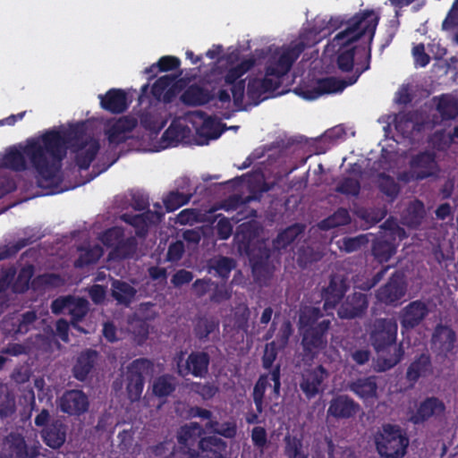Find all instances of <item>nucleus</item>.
Wrapping results in <instances>:
<instances>
[{"instance_id": "32", "label": "nucleus", "mask_w": 458, "mask_h": 458, "mask_svg": "<svg viewBox=\"0 0 458 458\" xmlns=\"http://www.w3.org/2000/svg\"><path fill=\"white\" fill-rule=\"evenodd\" d=\"M236 262L233 258L218 256L210 259L208 262V272L213 273L223 280H227Z\"/></svg>"}, {"instance_id": "4", "label": "nucleus", "mask_w": 458, "mask_h": 458, "mask_svg": "<svg viewBox=\"0 0 458 458\" xmlns=\"http://www.w3.org/2000/svg\"><path fill=\"white\" fill-rule=\"evenodd\" d=\"M398 326L395 320L391 318H379L374 323L369 335L372 346L377 352H385L393 347L394 352L388 353L378 359L380 369L377 372H384L397 365L404 354L403 344L396 345Z\"/></svg>"}, {"instance_id": "45", "label": "nucleus", "mask_w": 458, "mask_h": 458, "mask_svg": "<svg viewBox=\"0 0 458 458\" xmlns=\"http://www.w3.org/2000/svg\"><path fill=\"white\" fill-rule=\"evenodd\" d=\"M351 223V216L347 208H339L333 215L321 221L322 229H331L347 225Z\"/></svg>"}, {"instance_id": "8", "label": "nucleus", "mask_w": 458, "mask_h": 458, "mask_svg": "<svg viewBox=\"0 0 458 458\" xmlns=\"http://www.w3.org/2000/svg\"><path fill=\"white\" fill-rule=\"evenodd\" d=\"M307 47V44L301 38L283 47L282 53L277 58L268 60L267 64V75H274L276 78L286 75Z\"/></svg>"}, {"instance_id": "12", "label": "nucleus", "mask_w": 458, "mask_h": 458, "mask_svg": "<svg viewBox=\"0 0 458 458\" xmlns=\"http://www.w3.org/2000/svg\"><path fill=\"white\" fill-rule=\"evenodd\" d=\"M349 285L346 279L340 275H331L327 287L322 289L323 309L326 311L334 310L343 300Z\"/></svg>"}, {"instance_id": "14", "label": "nucleus", "mask_w": 458, "mask_h": 458, "mask_svg": "<svg viewBox=\"0 0 458 458\" xmlns=\"http://www.w3.org/2000/svg\"><path fill=\"white\" fill-rule=\"evenodd\" d=\"M368 307V295L355 292L347 295L341 302L337 310V315L342 319L361 318L366 313Z\"/></svg>"}, {"instance_id": "50", "label": "nucleus", "mask_w": 458, "mask_h": 458, "mask_svg": "<svg viewBox=\"0 0 458 458\" xmlns=\"http://www.w3.org/2000/svg\"><path fill=\"white\" fill-rule=\"evenodd\" d=\"M218 327V322L214 319L199 318L194 327V334L199 340L204 341L208 338L210 334L217 330Z\"/></svg>"}, {"instance_id": "10", "label": "nucleus", "mask_w": 458, "mask_h": 458, "mask_svg": "<svg viewBox=\"0 0 458 458\" xmlns=\"http://www.w3.org/2000/svg\"><path fill=\"white\" fill-rule=\"evenodd\" d=\"M364 51L367 55V64L365 66L360 68L358 64V67L355 68L354 72L347 77V79H338L336 77H327L320 79L318 81V92L319 95L322 94H331V93H338L342 92L346 87L352 86L360 78V76L366 71L370 68V50L369 47H366Z\"/></svg>"}, {"instance_id": "2", "label": "nucleus", "mask_w": 458, "mask_h": 458, "mask_svg": "<svg viewBox=\"0 0 458 458\" xmlns=\"http://www.w3.org/2000/svg\"><path fill=\"white\" fill-rule=\"evenodd\" d=\"M40 136L42 144L32 142L28 147V151L37 166L47 174L55 172L57 177L62 169L63 160L67 155L68 148L74 149L80 147L81 148L91 138L87 136L83 122L72 124L68 129H49Z\"/></svg>"}, {"instance_id": "62", "label": "nucleus", "mask_w": 458, "mask_h": 458, "mask_svg": "<svg viewBox=\"0 0 458 458\" xmlns=\"http://www.w3.org/2000/svg\"><path fill=\"white\" fill-rule=\"evenodd\" d=\"M140 124L144 129L154 133H158L165 125L157 116L150 113H144L140 115Z\"/></svg>"}, {"instance_id": "35", "label": "nucleus", "mask_w": 458, "mask_h": 458, "mask_svg": "<svg viewBox=\"0 0 458 458\" xmlns=\"http://www.w3.org/2000/svg\"><path fill=\"white\" fill-rule=\"evenodd\" d=\"M111 286L113 298L118 303L125 306L131 304L137 293L130 284L121 280H114Z\"/></svg>"}, {"instance_id": "43", "label": "nucleus", "mask_w": 458, "mask_h": 458, "mask_svg": "<svg viewBox=\"0 0 458 458\" xmlns=\"http://www.w3.org/2000/svg\"><path fill=\"white\" fill-rule=\"evenodd\" d=\"M378 189L391 202L398 197L401 190L394 179L385 173L378 176Z\"/></svg>"}, {"instance_id": "51", "label": "nucleus", "mask_w": 458, "mask_h": 458, "mask_svg": "<svg viewBox=\"0 0 458 458\" xmlns=\"http://www.w3.org/2000/svg\"><path fill=\"white\" fill-rule=\"evenodd\" d=\"M175 387L174 378L170 375L158 377L153 383V393L157 396L170 394Z\"/></svg>"}, {"instance_id": "22", "label": "nucleus", "mask_w": 458, "mask_h": 458, "mask_svg": "<svg viewBox=\"0 0 458 458\" xmlns=\"http://www.w3.org/2000/svg\"><path fill=\"white\" fill-rule=\"evenodd\" d=\"M242 75L235 68H230L225 77L224 81L225 86H230L233 105L239 110L242 109L244 92H245V80L241 79Z\"/></svg>"}, {"instance_id": "37", "label": "nucleus", "mask_w": 458, "mask_h": 458, "mask_svg": "<svg viewBox=\"0 0 458 458\" xmlns=\"http://www.w3.org/2000/svg\"><path fill=\"white\" fill-rule=\"evenodd\" d=\"M137 240L133 236L123 238L114 249L109 252V257L113 259H125L131 258L137 250Z\"/></svg>"}, {"instance_id": "63", "label": "nucleus", "mask_w": 458, "mask_h": 458, "mask_svg": "<svg viewBox=\"0 0 458 458\" xmlns=\"http://www.w3.org/2000/svg\"><path fill=\"white\" fill-rule=\"evenodd\" d=\"M258 82H259V78H252L249 81L247 86V96L254 105H259L264 99L262 98L263 94L267 93Z\"/></svg>"}, {"instance_id": "49", "label": "nucleus", "mask_w": 458, "mask_h": 458, "mask_svg": "<svg viewBox=\"0 0 458 458\" xmlns=\"http://www.w3.org/2000/svg\"><path fill=\"white\" fill-rule=\"evenodd\" d=\"M284 441V454L287 458H308V453L303 449L302 442L296 437L286 436Z\"/></svg>"}, {"instance_id": "31", "label": "nucleus", "mask_w": 458, "mask_h": 458, "mask_svg": "<svg viewBox=\"0 0 458 458\" xmlns=\"http://www.w3.org/2000/svg\"><path fill=\"white\" fill-rule=\"evenodd\" d=\"M305 225L293 224L280 232L273 241V248L277 250H284L291 245L301 234L304 233Z\"/></svg>"}, {"instance_id": "21", "label": "nucleus", "mask_w": 458, "mask_h": 458, "mask_svg": "<svg viewBox=\"0 0 458 458\" xmlns=\"http://www.w3.org/2000/svg\"><path fill=\"white\" fill-rule=\"evenodd\" d=\"M160 217L161 215L159 213L148 209L141 214H123L121 219L124 223L133 226L136 229V234L142 237L147 234L149 225L155 224Z\"/></svg>"}, {"instance_id": "42", "label": "nucleus", "mask_w": 458, "mask_h": 458, "mask_svg": "<svg viewBox=\"0 0 458 458\" xmlns=\"http://www.w3.org/2000/svg\"><path fill=\"white\" fill-rule=\"evenodd\" d=\"M16 411L14 395L5 385H0V418H7Z\"/></svg>"}, {"instance_id": "1", "label": "nucleus", "mask_w": 458, "mask_h": 458, "mask_svg": "<svg viewBox=\"0 0 458 458\" xmlns=\"http://www.w3.org/2000/svg\"><path fill=\"white\" fill-rule=\"evenodd\" d=\"M379 21V16L373 10L361 11L346 21V28L337 33L333 40L334 47H338L336 64L343 72L353 71L354 57L358 55L360 68L367 64V55L364 51L369 47L371 51L372 41Z\"/></svg>"}, {"instance_id": "29", "label": "nucleus", "mask_w": 458, "mask_h": 458, "mask_svg": "<svg viewBox=\"0 0 458 458\" xmlns=\"http://www.w3.org/2000/svg\"><path fill=\"white\" fill-rule=\"evenodd\" d=\"M4 451L8 453L4 458H27V445L21 435L10 433L4 439Z\"/></svg>"}, {"instance_id": "9", "label": "nucleus", "mask_w": 458, "mask_h": 458, "mask_svg": "<svg viewBox=\"0 0 458 458\" xmlns=\"http://www.w3.org/2000/svg\"><path fill=\"white\" fill-rule=\"evenodd\" d=\"M407 284L404 275L395 271L391 275L388 281L380 286L376 292L377 300L387 306H397L405 296Z\"/></svg>"}, {"instance_id": "41", "label": "nucleus", "mask_w": 458, "mask_h": 458, "mask_svg": "<svg viewBox=\"0 0 458 458\" xmlns=\"http://www.w3.org/2000/svg\"><path fill=\"white\" fill-rule=\"evenodd\" d=\"M66 431L64 426L59 422H54L45 432V440L52 448L61 446L65 441Z\"/></svg>"}, {"instance_id": "30", "label": "nucleus", "mask_w": 458, "mask_h": 458, "mask_svg": "<svg viewBox=\"0 0 458 458\" xmlns=\"http://www.w3.org/2000/svg\"><path fill=\"white\" fill-rule=\"evenodd\" d=\"M437 100V111L443 121L454 120L458 117V98L447 94H443Z\"/></svg>"}, {"instance_id": "47", "label": "nucleus", "mask_w": 458, "mask_h": 458, "mask_svg": "<svg viewBox=\"0 0 458 458\" xmlns=\"http://www.w3.org/2000/svg\"><path fill=\"white\" fill-rule=\"evenodd\" d=\"M192 197L191 193L179 192L178 191H170L163 199L167 212H173L179 208L190 202Z\"/></svg>"}, {"instance_id": "39", "label": "nucleus", "mask_w": 458, "mask_h": 458, "mask_svg": "<svg viewBox=\"0 0 458 458\" xmlns=\"http://www.w3.org/2000/svg\"><path fill=\"white\" fill-rule=\"evenodd\" d=\"M323 380V374H302L300 387L308 398H311L320 391Z\"/></svg>"}, {"instance_id": "6", "label": "nucleus", "mask_w": 458, "mask_h": 458, "mask_svg": "<svg viewBox=\"0 0 458 458\" xmlns=\"http://www.w3.org/2000/svg\"><path fill=\"white\" fill-rule=\"evenodd\" d=\"M378 454L385 458H401L405 454L409 440L398 426L383 425L374 436Z\"/></svg>"}, {"instance_id": "58", "label": "nucleus", "mask_w": 458, "mask_h": 458, "mask_svg": "<svg viewBox=\"0 0 458 458\" xmlns=\"http://www.w3.org/2000/svg\"><path fill=\"white\" fill-rule=\"evenodd\" d=\"M431 369L430 355L423 352L411 363L406 372H432Z\"/></svg>"}, {"instance_id": "18", "label": "nucleus", "mask_w": 458, "mask_h": 458, "mask_svg": "<svg viewBox=\"0 0 458 458\" xmlns=\"http://www.w3.org/2000/svg\"><path fill=\"white\" fill-rule=\"evenodd\" d=\"M185 352L181 351L174 357L177 365L176 372H182L184 368L185 372H208V368L210 362L209 354L206 352H192L189 354L188 358L184 359Z\"/></svg>"}, {"instance_id": "28", "label": "nucleus", "mask_w": 458, "mask_h": 458, "mask_svg": "<svg viewBox=\"0 0 458 458\" xmlns=\"http://www.w3.org/2000/svg\"><path fill=\"white\" fill-rule=\"evenodd\" d=\"M359 406L345 395H340L330 402L327 413L337 419H347L355 415Z\"/></svg>"}, {"instance_id": "26", "label": "nucleus", "mask_w": 458, "mask_h": 458, "mask_svg": "<svg viewBox=\"0 0 458 458\" xmlns=\"http://www.w3.org/2000/svg\"><path fill=\"white\" fill-rule=\"evenodd\" d=\"M445 411V404L437 398L431 397L420 403L417 413L411 418L414 424L423 422L430 417H439Z\"/></svg>"}, {"instance_id": "36", "label": "nucleus", "mask_w": 458, "mask_h": 458, "mask_svg": "<svg viewBox=\"0 0 458 458\" xmlns=\"http://www.w3.org/2000/svg\"><path fill=\"white\" fill-rule=\"evenodd\" d=\"M425 214L423 202L416 199L409 204L403 219L408 226L417 228L421 225Z\"/></svg>"}, {"instance_id": "53", "label": "nucleus", "mask_w": 458, "mask_h": 458, "mask_svg": "<svg viewBox=\"0 0 458 458\" xmlns=\"http://www.w3.org/2000/svg\"><path fill=\"white\" fill-rule=\"evenodd\" d=\"M335 191L344 195L356 197L360 191V183L357 179L345 177L337 183Z\"/></svg>"}, {"instance_id": "48", "label": "nucleus", "mask_w": 458, "mask_h": 458, "mask_svg": "<svg viewBox=\"0 0 458 458\" xmlns=\"http://www.w3.org/2000/svg\"><path fill=\"white\" fill-rule=\"evenodd\" d=\"M61 276L55 273H44L35 276L31 281V289L44 290L47 287H57L62 284Z\"/></svg>"}, {"instance_id": "52", "label": "nucleus", "mask_w": 458, "mask_h": 458, "mask_svg": "<svg viewBox=\"0 0 458 458\" xmlns=\"http://www.w3.org/2000/svg\"><path fill=\"white\" fill-rule=\"evenodd\" d=\"M351 389L361 397H369L375 394L377 385L373 377L363 380H358L351 385Z\"/></svg>"}, {"instance_id": "40", "label": "nucleus", "mask_w": 458, "mask_h": 458, "mask_svg": "<svg viewBox=\"0 0 458 458\" xmlns=\"http://www.w3.org/2000/svg\"><path fill=\"white\" fill-rule=\"evenodd\" d=\"M35 268L33 265H27L23 267L14 283L12 285V290L15 293H26L30 287L31 288V281L34 276Z\"/></svg>"}, {"instance_id": "33", "label": "nucleus", "mask_w": 458, "mask_h": 458, "mask_svg": "<svg viewBox=\"0 0 458 458\" xmlns=\"http://www.w3.org/2000/svg\"><path fill=\"white\" fill-rule=\"evenodd\" d=\"M396 247V242L381 236L372 243V255L379 263L387 262L395 254Z\"/></svg>"}, {"instance_id": "38", "label": "nucleus", "mask_w": 458, "mask_h": 458, "mask_svg": "<svg viewBox=\"0 0 458 458\" xmlns=\"http://www.w3.org/2000/svg\"><path fill=\"white\" fill-rule=\"evenodd\" d=\"M99 359V353L93 349L82 351L78 358L72 372H91Z\"/></svg>"}, {"instance_id": "25", "label": "nucleus", "mask_w": 458, "mask_h": 458, "mask_svg": "<svg viewBox=\"0 0 458 458\" xmlns=\"http://www.w3.org/2000/svg\"><path fill=\"white\" fill-rule=\"evenodd\" d=\"M259 241L257 228L250 223H243L237 228L234 242L238 250L243 254Z\"/></svg>"}, {"instance_id": "59", "label": "nucleus", "mask_w": 458, "mask_h": 458, "mask_svg": "<svg viewBox=\"0 0 458 458\" xmlns=\"http://www.w3.org/2000/svg\"><path fill=\"white\" fill-rule=\"evenodd\" d=\"M389 267V266L383 267L371 278H367L364 281H360L359 279L355 280V288H358L362 291L371 290L383 279Z\"/></svg>"}, {"instance_id": "19", "label": "nucleus", "mask_w": 458, "mask_h": 458, "mask_svg": "<svg viewBox=\"0 0 458 458\" xmlns=\"http://www.w3.org/2000/svg\"><path fill=\"white\" fill-rule=\"evenodd\" d=\"M98 98L101 108L110 114H123L129 107L127 95L121 89H110L105 94H100Z\"/></svg>"}, {"instance_id": "20", "label": "nucleus", "mask_w": 458, "mask_h": 458, "mask_svg": "<svg viewBox=\"0 0 458 458\" xmlns=\"http://www.w3.org/2000/svg\"><path fill=\"white\" fill-rule=\"evenodd\" d=\"M59 407L62 411L70 415H80L87 411L89 400L81 391L70 390L65 392L60 398Z\"/></svg>"}, {"instance_id": "61", "label": "nucleus", "mask_w": 458, "mask_h": 458, "mask_svg": "<svg viewBox=\"0 0 458 458\" xmlns=\"http://www.w3.org/2000/svg\"><path fill=\"white\" fill-rule=\"evenodd\" d=\"M107 140L110 144H121L126 141L128 139L127 132L124 131V127H121L117 122L114 123L106 130Z\"/></svg>"}, {"instance_id": "46", "label": "nucleus", "mask_w": 458, "mask_h": 458, "mask_svg": "<svg viewBox=\"0 0 458 458\" xmlns=\"http://www.w3.org/2000/svg\"><path fill=\"white\" fill-rule=\"evenodd\" d=\"M205 428L226 438L234 437L237 432V426L233 421L220 423L217 420H209L206 423Z\"/></svg>"}, {"instance_id": "15", "label": "nucleus", "mask_w": 458, "mask_h": 458, "mask_svg": "<svg viewBox=\"0 0 458 458\" xmlns=\"http://www.w3.org/2000/svg\"><path fill=\"white\" fill-rule=\"evenodd\" d=\"M409 167L415 171L417 178L421 181L436 176L439 170L436 154L428 150L411 156Z\"/></svg>"}, {"instance_id": "57", "label": "nucleus", "mask_w": 458, "mask_h": 458, "mask_svg": "<svg viewBox=\"0 0 458 458\" xmlns=\"http://www.w3.org/2000/svg\"><path fill=\"white\" fill-rule=\"evenodd\" d=\"M293 325L290 320L286 319L280 326V328L276 336V339L274 341H272L271 343H276V346H278L281 349H284L286 347V345L288 344L289 339H290L291 335H293Z\"/></svg>"}, {"instance_id": "5", "label": "nucleus", "mask_w": 458, "mask_h": 458, "mask_svg": "<svg viewBox=\"0 0 458 458\" xmlns=\"http://www.w3.org/2000/svg\"><path fill=\"white\" fill-rule=\"evenodd\" d=\"M40 140L41 136L37 138H31L26 140V144L24 146H21V149H18L16 147L9 148L1 160V166L14 172H23L28 169L26 160L28 158L31 165V167L35 170V172L38 174V186L43 187V182H53L55 179L57 178L55 172L47 174L41 170L38 166H37V165L33 161V158L28 151V147L32 142H39V144L41 145L42 143Z\"/></svg>"}, {"instance_id": "23", "label": "nucleus", "mask_w": 458, "mask_h": 458, "mask_svg": "<svg viewBox=\"0 0 458 458\" xmlns=\"http://www.w3.org/2000/svg\"><path fill=\"white\" fill-rule=\"evenodd\" d=\"M455 332L447 326L437 325L432 335V344L439 354L446 356L454 347Z\"/></svg>"}, {"instance_id": "11", "label": "nucleus", "mask_w": 458, "mask_h": 458, "mask_svg": "<svg viewBox=\"0 0 458 458\" xmlns=\"http://www.w3.org/2000/svg\"><path fill=\"white\" fill-rule=\"evenodd\" d=\"M203 434L204 428L197 422L182 426L176 434L179 446L173 452V458H184L188 453L194 452L196 449L193 447Z\"/></svg>"}, {"instance_id": "44", "label": "nucleus", "mask_w": 458, "mask_h": 458, "mask_svg": "<svg viewBox=\"0 0 458 458\" xmlns=\"http://www.w3.org/2000/svg\"><path fill=\"white\" fill-rule=\"evenodd\" d=\"M384 235L382 237L388 239L394 242H399L407 238V233L404 228L400 226L396 219L393 217L387 218L382 225Z\"/></svg>"}, {"instance_id": "54", "label": "nucleus", "mask_w": 458, "mask_h": 458, "mask_svg": "<svg viewBox=\"0 0 458 458\" xmlns=\"http://www.w3.org/2000/svg\"><path fill=\"white\" fill-rule=\"evenodd\" d=\"M124 238V232L122 227L114 226L106 229L102 236L101 242L107 248L114 249Z\"/></svg>"}, {"instance_id": "24", "label": "nucleus", "mask_w": 458, "mask_h": 458, "mask_svg": "<svg viewBox=\"0 0 458 458\" xmlns=\"http://www.w3.org/2000/svg\"><path fill=\"white\" fill-rule=\"evenodd\" d=\"M213 98L211 91L197 83L188 86L180 97L182 103L187 106H204Z\"/></svg>"}, {"instance_id": "60", "label": "nucleus", "mask_w": 458, "mask_h": 458, "mask_svg": "<svg viewBox=\"0 0 458 458\" xmlns=\"http://www.w3.org/2000/svg\"><path fill=\"white\" fill-rule=\"evenodd\" d=\"M174 81V74H167L158 78L151 88V94L155 99L161 101L162 97Z\"/></svg>"}, {"instance_id": "27", "label": "nucleus", "mask_w": 458, "mask_h": 458, "mask_svg": "<svg viewBox=\"0 0 458 458\" xmlns=\"http://www.w3.org/2000/svg\"><path fill=\"white\" fill-rule=\"evenodd\" d=\"M100 149L99 141L94 138H90L85 147L80 148H75L72 151L75 153V163L81 170H87L90 166L92 161L96 158Z\"/></svg>"}, {"instance_id": "13", "label": "nucleus", "mask_w": 458, "mask_h": 458, "mask_svg": "<svg viewBox=\"0 0 458 458\" xmlns=\"http://www.w3.org/2000/svg\"><path fill=\"white\" fill-rule=\"evenodd\" d=\"M227 445L216 436L201 437L198 442V449L188 453L184 458H225Z\"/></svg>"}, {"instance_id": "17", "label": "nucleus", "mask_w": 458, "mask_h": 458, "mask_svg": "<svg viewBox=\"0 0 458 458\" xmlns=\"http://www.w3.org/2000/svg\"><path fill=\"white\" fill-rule=\"evenodd\" d=\"M428 314V306L423 301L419 300L411 301L400 312L399 319L402 332L403 333L418 327Z\"/></svg>"}, {"instance_id": "7", "label": "nucleus", "mask_w": 458, "mask_h": 458, "mask_svg": "<svg viewBox=\"0 0 458 458\" xmlns=\"http://www.w3.org/2000/svg\"><path fill=\"white\" fill-rule=\"evenodd\" d=\"M51 311L55 315L69 314L71 326L84 332L79 322L82 321L89 312V301L86 299L73 295L59 296L52 301Z\"/></svg>"}, {"instance_id": "64", "label": "nucleus", "mask_w": 458, "mask_h": 458, "mask_svg": "<svg viewBox=\"0 0 458 458\" xmlns=\"http://www.w3.org/2000/svg\"><path fill=\"white\" fill-rule=\"evenodd\" d=\"M282 350L276 345V343H268L265 345L264 353L262 356V365L266 369H269L278 354V351Z\"/></svg>"}, {"instance_id": "56", "label": "nucleus", "mask_w": 458, "mask_h": 458, "mask_svg": "<svg viewBox=\"0 0 458 458\" xmlns=\"http://www.w3.org/2000/svg\"><path fill=\"white\" fill-rule=\"evenodd\" d=\"M34 241L30 238H21L12 245H6L0 250V260L6 259L15 256L21 249L33 243Z\"/></svg>"}, {"instance_id": "55", "label": "nucleus", "mask_w": 458, "mask_h": 458, "mask_svg": "<svg viewBox=\"0 0 458 458\" xmlns=\"http://www.w3.org/2000/svg\"><path fill=\"white\" fill-rule=\"evenodd\" d=\"M127 380V391L129 398L132 402L139 400L143 388V378L141 374H130Z\"/></svg>"}, {"instance_id": "3", "label": "nucleus", "mask_w": 458, "mask_h": 458, "mask_svg": "<svg viewBox=\"0 0 458 458\" xmlns=\"http://www.w3.org/2000/svg\"><path fill=\"white\" fill-rule=\"evenodd\" d=\"M331 325V319L325 318L319 308L305 307L301 310L298 327L301 335L304 359L313 360L327 346Z\"/></svg>"}, {"instance_id": "16", "label": "nucleus", "mask_w": 458, "mask_h": 458, "mask_svg": "<svg viewBox=\"0 0 458 458\" xmlns=\"http://www.w3.org/2000/svg\"><path fill=\"white\" fill-rule=\"evenodd\" d=\"M250 263L254 276L259 279L260 276H266L268 273V259L271 250L264 241H256V244L244 252Z\"/></svg>"}, {"instance_id": "34", "label": "nucleus", "mask_w": 458, "mask_h": 458, "mask_svg": "<svg viewBox=\"0 0 458 458\" xmlns=\"http://www.w3.org/2000/svg\"><path fill=\"white\" fill-rule=\"evenodd\" d=\"M223 131L220 123H216L211 118H208L204 121L202 126L197 130V143L207 145L210 140L218 139Z\"/></svg>"}]
</instances>
